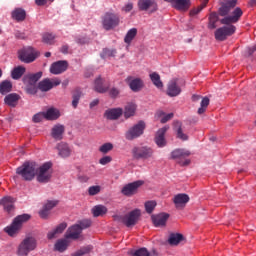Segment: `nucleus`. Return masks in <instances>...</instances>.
<instances>
[{"mask_svg": "<svg viewBox=\"0 0 256 256\" xmlns=\"http://www.w3.org/2000/svg\"><path fill=\"white\" fill-rule=\"evenodd\" d=\"M13 91V83L9 80H5L0 83V93L1 95H7V93H11Z\"/></svg>", "mask_w": 256, "mask_h": 256, "instance_id": "c9c22d12", "label": "nucleus"}, {"mask_svg": "<svg viewBox=\"0 0 256 256\" xmlns=\"http://www.w3.org/2000/svg\"><path fill=\"white\" fill-rule=\"evenodd\" d=\"M139 11H149L155 13L157 11V2L155 0H138Z\"/></svg>", "mask_w": 256, "mask_h": 256, "instance_id": "2eb2a0df", "label": "nucleus"}, {"mask_svg": "<svg viewBox=\"0 0 256 256\" xmlns=\"http://www.w3.org/2000/svg\"><path fill=\"white\" fill-rule=\"evenodd\" d=\"M122 11L125 13H129L130 11H133V2H128L123 8Z\"/></svg>", "mask_w": 256, "mask_h": 256, "instance_id": "0e129e2a", "label": "nucleus"}, {"mask_svg": "<svg viewBox=\"0 0 256 256\" xmlns=\"http://www.w3.org/2000/svg\"><path fill=\"white\" fill-rule=\"evenodd\" d=\"M55 0H35L36 5L43 7V5H51Z\"/></svg>", "mask_w": 256, "mask_h": 256, "instance_id": "680f3d73", "label": "nucleus"}, {"mask_svg": "<svg viewBox=\"0 0 256 256\" xmlns=\"http://www.w3.org/2000/svg\"><path fill=\"white\" fill-rule=\"evenodd\" d=\"M167 219H169V214L160 213L158 215L152 216V221L155 227H164L167 223Z\"/></svg>", "mask_w": 256, "mask_h": 256, "instance_id": "4be33fe9", "label": "nucleus"}, {"mask_svg": "<svg viewBox=\"0 0 256 256\" xmlns=\"http://www.w3.org/2000/svg\"><path fill=\"white\" fill-rule=\"evenodd\" d=\"M172 6L177 11H188L191 7V0H174Z\"/></svg>", "mask_w": 256, "mask_h": 256, "instance_id": "5701e85b", "label": "nucleus"}, {"mask_svg": "<svg viewBox=\"0 0 256 256\" xmlns=\"http://www.w3.org/2000/svg\"><path fill=\"white\" fill-rule=\"evenodd\" d=\"M123 115V109L121 108H112L105 111L106 119H110L111 121H115V119H119Z\"/></svg>", "mask_w": 256, "mask_h": 256, "instance_id": "c85d7f7f", "label": "nucleus"}, {"mask_svg": "<svg viewBox=\"0 0 256 256\" xmlns=\"http://www.w3.org/2000/svg\"><path fill=\"white\" fill-rule=\"evenodd\" d=\"M217 21H219V16L217 13H211L209 17V29H215L217 27Z\"/></svg>", "mask_w": 256, "mask_h": 256, "instance_id": "c03bdc74", "label": "nucleus"}, {"mask_svg": "<svg viewBox=\"0 0 256 256\" xmlns=\"http://www.w3.org/2000/svg\"><path fill=\"white\" fill-rule=\"evenodd\" d=\"M58 203L59 201L57 200H48L43 206V209L40 211V216L45 217L46 215H48L51 209H53L54 207H57Z\"/></svg>", "mask_w": 256, "mask_h": 256, "instance_id": "473e14b6", "label": "nucleus"}, {"mask_svg": "<svg viewBox=\"0 0 256 256\" xmlns=\"http://www.w3.org/2000/svg\"><path fill=\"white\" fill-rule=\"evenodd\" d=\"M39 55H41V52L31 46L25 47L18 52V57L23 63H33Z\"/></svg>", "mask_w": 256, "mask_h": 256, "instance_id": "20e7f679", "label": "nucleus"}, {"mask_svg": "<svg viewBox=\"0 0 256 256\" xmlns=\"http://www.w3.org/2000/svg\"><path fill=\"white\" fill-rule=\"evenodd\" d=\"M81 231L80 225L75 224L71 226L66 232V239H79Z\"/></svg>", "mask_w": 256, "mask_h": 256, "instance_id": "a878e982", "label": "nucleus"}, {"mask_svg": "<svg viewBox=\"0 0 256 256\" xmlns=\"http://www.w3.org/2000/svg\"><path fill=\"white\" fill-rule=\"evenodd\" d=\"M0 205L4 207V210H6L7 213H11L15 209V198L10 196H5L0 200Z\"/></svg>", "mask_w": 256, "mask_h": 256, "instance_id": "aec40b11", "label": "nucleus"}, {"mask_svg": "<svg viewBox=\"0 0 256 256\" xmlns=\"http://www.w3.org/2000/svg\"><path fill=\"white\" fill-rule=\"evenodd\" d=\"M139 217H141V210L135 209V210H132L130 213L122 216L121 222L126 227H134V225H137V222L139 221Z\"/></svg>", "mask_w": 256, "mask_h": 256, "instance_id": "1a4fd4ad", "label": "nucleus"}, {"mask_svg": "<svg viewBox=\"0 0 256 256\" xmlns=\"http://www.w3.org/2000/svg\"><path fill=\"white\" fill-rule=\"evenodd\" d=\"M108 93L112 99H117L119 95L121 94V90L117 87H112L108 90Z\"/></svg>", "mask_w": 256, "mask_h": 256, "instance_id": "5fc2aeb1", "label": "nucleus"}, {"mask_svg": "<svg viewBox=\"0 0 256 256\" xmlns=\"http://www.w3.org/2000/svg\"><path fill=\"white\" fill-rule=\"evenodd\" d=\"M58 117H61V113L57 108H49L47 112H44V118L47 119V121H55Z\"/></svg>", "mask_w": 256, "mask_h": 256, "instance_id": "2f4dec72", "label": "nucleus"}, {"mask_svg": "<svg viewBox=\"0 0 256 256\" xmlns=\"http://www.w3.org/2000/svg\"><path fill=\"white\" fill-rule=\"evenodd\" d=\"M91 178L87 175H82V176H79V181L81 183H87Z\"/></svg>", "mask_w": 256, "mask_h": 256, "instance_id": "338daca9", "label": "nucleus"}, {"mask_svg": "<svg viewBox=\"0 0 256 256\" xmlns=\"http://www.w3.org/2000/svg\"><path fill=\"white\" fill-rule=\"evenodd\" d=\"M76 225H79L81 231H83V229H89V227H91V220L89 219L81 220Z\"/></svg>", "mask_w": 256, "mask_h": 256, "instance_id": "4d7b16f0", "label": "nucleus"}, {"mask_svg": "<svg viewBox=\"0 0 256 256\" xmlns=\"http://www.w3.org/2000/svg\"><path fill=\"white\" fill-rule=\"evenodd\" d=\"M169 130V126H164L163 128L159 129L156 133L155 143L159 147H165L167 145V141L165 140V133Z\"/></svg>", "mask_w": 256, "mask_h": 256, "instance_id": "6ab92c4d", "label": "nucleus"}, {"mask_svg": "<svg viewBox=\"0 0 256 256\" xmlns=\"http://www.w3.org/2000/svg\"><path fill=\"white\" fill-rule=\"evenodd\" d=\"M37 249V239L32 236L26 237L18 246L17 255L27 256Z\"/></svg>", "mask_w": 256, "mask_h": 256, "instance_id": "7ed1b4c3", "label": "nucleus"}, {"mask_svg": "<svg viewBox=\"0 0 256 256\" xmlns=\"http://www.w3.org/2000/svg\"><path fill=\"white\" fill-rule=\"evenodd\" d=\"M155 207H157V202L155 201H148L145 203V209L148 213H153Z\"/></svg>", "mask_w": 256, "mask_h": 256, "instance_id": "6e6d98bb", "label": "nucleus"}, {"mask_svg": "<svg viewBox=\"0 0 256 256\" xmlns=\"http://www.w3.org/2000/svg\"><path fill=\"white\" fill-rule=\"evenodd\" d=\"M136 111H137V105L135 103H128L125 106L124 117L126 119H129V117H133Z\"/></svg>", "mask_w": 256, "mask_h": 256, "instance_id": "e433bc0d", "label": "nucleus"}, {"mask_svg": "<svg viewBox=\"0 0 256 256\" xmlns=\"http://www.w3.org/2000/svg\"><path fill=\"white\" fill-rule=\"evenodd\" d=\"M17 175H21L24 181H33L37 175V164L35 162H25L16 170Z\"/></svg>", "mask_w": 256, "mask_h": 256, "instance_id": "f03ea898", "label": "nucleus"}, {"mask_svg": "<svg viewBox=\"0 0 256 256\" xmlns=\"http://www.w3.org/2000/svg\"><path fill=\"white\" fill-rule=\"evenodd\" d=\"M30 219L31 215L29 214H22L17 216L11 225L4 228L5 233H7L9 237H17L21 231V227H23V223H26V221H29Z\"/></svg>", "mask_w": 256, "mask_h": 256, "instance_id": "f257e3e1", "label": "nucleus"}, {"mask_svg": "<svg viewBox=\"0 0 256 256\" xmlns=\"http://www.w3.org/2000/svg\"><path fill=\"white\" fill-rule=\"evenodd\" d=\"M159 115L160 117L163 116L160 120V123H167V121H171V118L173 117V113L165 114L160 112Z\"/></svg>", "mask_w": 256, "mask_h": 256, "instance_id": "13d9d810", "label": "nucleus"}, {"mask_svg": "<svg viewBox=\"0 0 256 256\" xmlns=\"http://www.w3.org/2000/svg\"><path fill=\"white\" fill-rule=\"evenodd\" d=\"M99 193H101V186L96 185V186H90L88 188V194L91 197H94V195H99Z\"/></svg>", "mask_w": 256, "mask_h": 256, "instance_id": "864d4df0", "label": "nucleus"}, {"mask_svg": "<svg viewBox=\"0 0 256 256\" xmlns=\"http://www.w3.org/2000/svg\"><path fill=\"white\" fill-rule=\"evenodd\" d=\"M43 77V72H37L35 74H29L25 79H29L32 83H37V81Z\"/></svg>", "mask_w": 256, "mask_h": 256, "instance_id": "603ef678", "label": "nucleus"}, {"mask_svg": "<svg viewBox=\"0 0 256 256\" xmlns=\"http://www.w3.org/2000/svg\"><path fill=\"white\" fill-rule=\"evenodd\" d=\"M111 161H113L111 156H104L99 160V163L100 165H108V163H111Z\"/></svg>", "mask_w": 256, "mask_h": 256, "instance_id": "e2e57ef3", "label": "nucleus"}, {"mask_svg": "<svg viewBox=\"0 0 256 256\" xmlns=\"http://www.w3.org/2000/svg\"><path fill=\"white\" fill-rule=\"evenodd\" d=\"M227 26H223L221 28H218L215 31V39L217 41H225L227 37H231L233 33L236 31V27L233 24H226Z\"/></svg>", "mask_w": 256, "mask_h": 256, "instance_id": "0eeeda50", "label": "nucleus"}, {"mask_svg": "<svg viewBox=\"0 0 256 256\" xmlns=\"http://www.w3.org/2000/svg\"><path fill=\"white\" fill-rule=\"evenodd\" d=\"M67 229L66 223L59 224L54 230L48 232L47 237L48 239H57L61 233H63Z\"/></svg>", "mask_w": 256, "mask_h": 256, "instance_id": "c756f323", "label": "nucleus"}, {"mask_svg": "<svg viewBox=\"0 0 256 256\" xmlns=\"http://www.w3.org/2000/svg\"><path fill=\"white\" fill-rule=\"evenodd\" d=\"M183 241V235L179 233H172L169 236L168 243L170 245H177L178 243H181Z\"/></svg>", "mask_w": 256, "mask_h": 256, "instance_id": "79ce46f5", "label": "nucleus"}, {"mask_svg": "<svg viewBox=\"0 0 256 256\" xmlns=\"http://www.w3.org/2000/svg\"><path fill=\"white\" fill-rule=\"evenodd\" d=\"M237 5V0H229L221 4L218 15L220 17H229V13H231V9H234V7Z\"/></svg>", "mask_w": 256, "mask_h": 256, "instance_id": "dca6fc26", "label": "nucleus"}, {"mask_svg": "<svg viewBox=\"0 0 256 256\" xmlns=\"http://www.w3.org/2000/svg\"><path fill=\"white\" fill-rule=\"evenodd\" d=\"M205 5L206 4H202L197 8H194L193 10L190 11V15L191 17L195 16V15H199V13H201V11H203V9H205Z\"/></svg>", "mask_w": 256, "mask_h": 256, "instance_id": "052dcab7", "label": "nucleus"}, {"mask_svg": "<svg viewBox=\"0 0 256 256\" xmlns=\"http://www.w3.org/2000/svg\"><path fill=\"white\" fill-rule=\"evenodd\" d=\"M167 95L169 97H177L181 95V87L177 85V79L170 80L167 86Z\"/></svg>", "mask_w": 256, "mask_h": 256, "instance_id": "f3484780", "label": "nucleus"}, {"mask_svg": "<svg viewBox=\"0 0 256 256\" xmlns=\"http://www.w3.org/2000/svg\"><path fill=\"white\" fill-rule=\"evenodd\" d=\"M57 150L60 157L66 158L71 156V147L65 142H60L57 145Z\"/></svg>", "mask_w": 256, "mask_h": 256, "instance_id": "393cba45", "label": "nucleus"}, {"mask_svg": "<svg viewBox=\"0 0 256 256\" xmlns=\"http://www.w3.org/2000/svg\"><path fill=\"white\" fill-rule=\"evenodd\" d=\"M53 164L51 162H46L42 166L36 170V175H37V181L39 183H47L49 182V179H51V167Z\"/></svg>", "mask_w": 256, "mask_h": 256, "instance_id": "423d86ee", "label": "nucleus"}, {"mask_svg": "<svg viewBox=\"0 0 256 256\" xmlns=\"http://www.w3.org/2000/svg\"><path fill=\"white\" fill-rule=\"evenodd\" d=\"M145 131V122L140 121L136 125L132 126L125 134V137L128 141H133L137 137H141Z\"/></svg>", "mask_w": 256, "mask_h": 256, "instance_id": "6e6552de", "label": "nucleus"}, {"mask_svg": "<svg viewBox=\"0 0 256 256\" xmlns=\"http://www.w3.org/2000/svg\"><path fill=\"white\" fill-rule=\"evenodd\" d=\"M150 80L157 89H163V81H161V76L157 72H152L149 74Z\"/></svg>", "mask_w": 256, "mask_h": 256, "instance_id": "f704fd0d", "label": "nucleus"}, {"mask_svg": "<svg viewBox=\"0 0 256 256\" xmlns=\"http://www.w3.org/2000/svg\"><path fill=\"white\" fill-rule=\"evenodd\" d=\"M69 238H63L56 241L54 245L55 251H58L59 253H63L67 251V247H69Z\"/></svg>", "mask_w": 256, "mask_h": 256, "instance_id": "7c9ffc66", "label": "nucleus"}, {"mask_svg": "<svg viewBox=\"0 0 256 256\" xmlns=\"http://www.w3.org/2000/svg\"><path fill=\"white\" fill-rule=\"evenodd\" d=\"M45 119V112L37 113L33 116L34 123H41Z\"/></svg>", "mask_w": 256, "mask_h": 256, "instance_id": "bf43d9fd", "label": "nucleus"}, {"mask_svg": "<svg viewBox=\"0 0 256 256\" xmlns=\"http://www.w3.org/2000/svg\"><path fill=\"white\" fill-rule=\"evenodd\" d=\"M63 133H65V126L61 124L55 125L51 130V135L56 141L63 139Z\"/></svg>", "mask_w": 256, "mask_h": 256, "instance_id": "cd10ccee", "label": "nucleus"}, {"mask_svg": "<svg viewBox=\"0 0 256 256\" xmlns=\"http://www.w3.org/2000/svg\"><path fill=\"white\" fill-rule=\"evenodd\" d=\"M27 16L25 10L21 9V8H18V9H15L13 12H12V17L13 19H15L16 21H24L25 17Z\"/></svg>", "mask_w": 256, "mask_h": 256, "instance_id": "a19ab883", "label": "nucleus"}, {"mask_svg": "<svg viewBox=\"0 0 256 256\" xmlns=\"http://www.w3.org/2000/svg\"><path fill=\"white\" fill-rule=\"evenodd\" d=\"M126 83H128L130 89L135 93L143 89V80H141L140 78H133L129 76L126 78Z\"/></svg>", "mask_w": 256, "mask_h": 256, "instance_id": "a211bd4d", "label": "nucleus"}, {"mask_svg": "<svg viewBox=\"0 0 256 256\" xmlns=\"http://www.w3.org/2000/svg\"><path fill=\"white\" fill-rule=\"evenodd\" d=\"M135 37H137V28H131L125 38H124V42L127 43V45H131V42L133 41V39H135Z\"/></svg>", "mask_w": 256, "mask_h": 256, "instance_id": "37998d69", "label": "nucleus"}, {"mask_svg": "<svg viewBox=\"0 0 256 256\" xmlns=\"http://www.w3.org/2000/svg\"><path fill=\"white\" fill-rule=\"evenodd\" d=\"M107 213V207L103 205H96L92 208L93 217H101Z\"/></svg>", "mask_w": 256, "mask_h": 256, "instance_id": "ea45409f", "label": "nucleus"}, {"mask_svg": "<svg viewBox=\"0 0 256 256\" xmlns=\"http://www.w3.org/2000/svg\"><path fill=\"white\" fill-rule=\"evenodd\" d=\"M25 75V67L23 66H17L11 71V77L15 81L21 79Z\"/></svg>", "mask_w": 256, "mask_h": 256, "instance_id": "4c0bfd02", "label": "nucleus"}, {"mask_svg": "<svg viewBox=\"0 0 256 256\" xmlns=\"http://www.w3.org/2000/svg\"><path fill=\"white\" fill-rule=\"evenodd\" d=\"M93 251V246H86L72 254V256H83V255H89V252Z\"/></svg>", "mask_w": 256, "mask_h": 256, "instance_id": "09e8293b", "label": "nucleus"}, {"mask_svg": "<svg viewBox=\"0 0 256 256\" xmlns=\"http://www.w3.org/2000/svg\"><path fill=\"white\" fill-rule=\"evenodd\" d=\"M176 127H178L176 130L177 138L181 139L182 141H187V139H189V136H187V134L183 133V128H181V123L177 122Z\"/></svg>", "mask_w": 256, "mask_h": 256, "instance_id": "49530a36", "label": "nucleus"}, {"mask_svg": "<svg viewBox=\"0 0 256 256\" xmlns=\"http://www.w3.org/2000/svg\"><path fill=\"white\" fill-rule=\"evenodd\" d=\"M134 159H150L153 157V149L146 146H136L132 149Z\"/></svg>", "mask_w": 256, "mask_h": 256, "instance_id": "9d476101", "label": "nucleus"}, {"mask_svg": "<svg viewBox=\"0 0 256 256\" xmlns=\"http://www.w3.org/2000/svg\"><path fill=\"white\" fill-rule=\"evenodd\" d=\"M174 205L177 207V209H183L187 203H189V195L187 194H177L174 196Z\"/></svg>", "mask_w": 256, "mask_h": 256, "instance_id": "412c9836", "label": "nucleus"}, {"mask_svg": "<svg viewBox=\"0 0 256 256\" xmlns=\"http://www.w3.org/2000/svg\"><path fill=\"white\" fill-rule=\"evenodd\" d=\"M113 143L111 142H107V143H104L102 144L100 147H99V151L100 153H109V151H113Z\"/></svg>", "mask_w": 256, "mask_h": 256, "instance_id": "8fccbe9b", "label": "nucleus"}, {"mask_svg": "<svg viewBox=\"0 0 256 256\" xmlns=\"http://www.w3.org/2000/svg\"><path fill=\"white\" fill-rule=\"evenodd\" d=\"M69 67V63L66 60H59L51 64L50 73L52 75H61L65 73Z\"/></svg>", "mask_w": 256, "mask_h": 256, "instance_id": "ddd939ff", "label": "nucleus"}, {"mask_svg": "<svg viewBox=\"0 0 256 256\" xmlns=\"http://www.w3.org/2000/svg\"><path fill=\"white\" fill-rule=\"evenodd\" d=\"M94 90L97 93H107L109 91V86L105 84V80L101 77H98L94 81Z\"/></svg>", "mask_w": 256, "mask_h": 256, "instance_id": "b1692460", "label": "nucleus"}, {"mask_svg": "<svg viewBox=\"0 0 256 256\" xmlns=\"http://www.w3.org/2000/svg\"><path fill=\"white\" fill-rule=\"evenodd\" d=\"M141 185H143V181L141 180L129 183L122 188L121 193H123L126 197H132V195L137 193Z\"/></svg>", "mask_w": 256, "mask_h": 256, "instance_id": "4468645a", "label": "nucleus"}, {"mask_svg": "<svg viewBox=\"0 0 256 256\" xmlns=\"http://www.w3.org/2000/svg\"><path fill=\"white\" fill-rule=\"evenodd\" d=\"M133 256H159V253L157 251L153 250L149 252L146 248H140L134 252H132Z\"/></svg>", "mask_w": 256, "mask_h": 256, "instance_id": "58836bf2", "label": "nucleus"}, {"mask_svg": "<svg viewBox=\"0 0 256 256\" xmlns=\"http://www.w3.org/2000/svg\"><path fill=\"white\" fill-rule=\"evenodd\" d=\"M97 105H99V99H94V100L90 103V109H93V107H97Z\"/></svg>", "mask_w": 256, "mask_h": 256, "instance_id": "774afa93", "label": "nucleus"}, {"mask_svg": "<svg viewBox=\"0 0 256 256\" xmlns=\"http://www.w3.org/2000/svg\"><path fill=\"white\" fill-rule=\"evenodd\" d=\"M241 17H243V10L240 7H236L232 11V15L224 17L220 20V23L222 25H233L232 23H237Z\"/></svg>", "mask_w": 256, "mask_h": 256, "instance_id": "9b49d317", "label": "nucleus"}, {"mask_svg": "<svg viewBox=\"0 0 256 256\" xmlns=\"http://www.w3.org/2000/svg\"><path fill=\"white\" fill-rule=\"evenodd\" d=\"M115 55H117V50L115 49L105 48L101 53L102 59H107V57H115Z\"/></svg>", "mask_w": 256, "mask_h": 256, "instance_id": "de8ad7c7", "label": "nucleus"}, {"mask_svg": "<svg viewBox=\"0 0 256 256\" xmlns=\"http://www.w3.org/2000/svg\"><path fill=\"white\" fill-rule=\"evenodd\" d=\"M207 107H209V98L204 97L200 103V108L198 109V115H203L205 111H207Z\"/></svg>", "mask_w": 256, "mask_h": 256, "instance_id": "a18cd8bd", "label": "nucleus"}, {"mask_svg": "<svg viewBox=\"0 0 256 256\" xmlns=\"http://www.w3.org/2000/svg\"><path fill=\"white\" fill-rule=\"evenodd\" d=\"M43 43H46L47 45H53L55 43V35L46 33L43 35Z\"/></svg>", "mask_w": 256, "mask_h": 256, "instance_id": "3c124183", "label": "nucleus"}, {"mask_svg": "<svg viewBox=\"0 0 256 256\" xmlns=\"http://www.w3.org/2000/svg\"><path fill=\"white\" fill-rule=\"evenodd\" d=\"M19 99H21V96H19V94L11 93L5 96L4 103L5 105H8V107H17Z\"/></svg>", "mask_w": 256, "mask_h": 256, "instance_id": "bb28decb", "label": "nucleus"}, {"mask_svg": "<svg viewBox=\"0 0 256 256\" xmlns=\"http://www.w3.org/2000/svg\"><path fill=\"white\" fill-rule=\"evenodd\" d=\"M58 85H61V80L59 78H54V79L46 78L39 82L38 89L40 91L47 92V91H51L53 87H58Z\"/></svg>", "mask_w": 256, "mask_h": 256, "instance_id": "f8f14e48", "label": "nucleus"}, {"mask_svg": "<svg viewBox=\"0 0 256 256\" xmlns=\"http://www.w3.org/2000/svg\"><path fill=\"white\" fill-rule=\"evenodd\" d=\"M171 155L172 159H185L186 157H189V155H191V152L185 149H176L171 153Z\"/></svg>", "mask_w": 256, "mask_h": 256, "instance_id": "72a5a7b5", "label": "nucleus"}, {"mask_svg": "<svg viewBox=\"0 0 256 256\" xmlns=\"http://www.w3.org/2000/svg\"><path fill=\"white\" fill-rule=\"evenodd\" d=\"M119 23V15L115 13L107 12L102 18V25L106 31H111V29H115V27H118Z\"/></svg>", "mask_w": 256, "mask_h": 256, "instance_id": "39448f33", "label": "nucleus"}, {"mask_svg": "<svg viewBox=\"0 0 256 256\" xmlns=\"http://www.w3.org/2000/svg\"><path fill=\"white\" fill-rule=\"evenodd\" d=\"M79 99H81L79 94L73 96L72 107H74V109L77 108V105H79Z\"/></svg>", "mask_w": 256, "mask_h": 256, "instance_id": "69168bd1", "label": "nucleus"}]
</instances>
